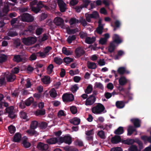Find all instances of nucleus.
<instances>
[{
	"label": "nucleus",
	"mask_w": 151,
	"mask_h": 151,
	"mask_svg": "<svg viewBox=\"0 0 151 151\" xmlns=\"http://www.w3.org/2000/svg\"><path fill=\"white\" fill-rule=\"evenodd\" d=\"M113 41L110 43L108 48V51L111 53L114 52L116 47L115 44L119 45L122 42V40L120 37L119 36L114 34L112 37Z\"/></svg>",
	"instance_id": "f257e3e1"
},
{
	"label": "nucleus",
	"mask_w": 151,
	"mask_h": 151,
	"mask_svg": "<svg viewBox=\"0 0 151 151\" xmlns=\"http://www.w3.org/2000/svg\"><path fill=\"white\" fill-rule=\"evenodd\" d=\"M18 18L21 21L28 22H32L34 20V17L28 13H24L18 16Z\"/></svg>",
	"instance_id": "f03ea898"
},
{
	"label": "nucleus",
	"mask_w": 151,
	"mask_h": 151,
	"mask_svg": "<svg viewBox=\"0 0 151 151\" xmlns=\"http://www.w3.org/2000/svg\"><path fill=\"white\" fill-rule=\"evenodd\" d=\"M105 108L104 106L101 104L98 103L95 106H94L91 109L92 112L96 114H100L102 113Z\"/></svg>",
	"instance_id": "7ed1b4c3"
},
{
	"label": "nucleus",
	"mask_w": 151,
	"mask_h": 151,
	"mask_svg": "<svg viewBox=\"0 0 151 151\" xmlns=\"http://www.w3.org/2000/svg\"><path fill=\"white\" fill-rule=\"evenodd\" d=\"M35 29L36 26L35 25H29L26 29L23 31L22 32L20 35H23L24 37L28 36L32 34L33 31Z\"/></svg>",
	"instance_id": "20e7f679"
},
{
	"label": "nucleus",
	"mask_w": 151,
	"mask_h": 151,
	"mask_svg": "<svg viewBox=\"0 0 151 151\" xmlns=\"http://www.w3.org/2000/svg\"><path fill=\"white\" fill-rule=\"evenodd\" d=\"M44 2L40 1L38 2L36 7H32V11L36 14L37 13L41 10V9L44 7L45 9H47L48 7L46 5L43 4Z\"/></svg>",
	"instance_id": "39448f33"
},
{
	"label": "nucleus",
	"mask_w": 151,
	"mask_h": 151,
	"mask_svg": "<svg viewBox=\"0 0 151 151\" xmlns=\"http://www.w3.org/2000/svg\"><path fill=\"white\" fill-rule=\"evenodd\" d=\"M14 61L17 63H25L27 60V58L25 56L21 55H15L13 59Z\"/></svg>",
	"instance_id": "423d86ee"
},
{
	"label": "nucleus",
	"mask_w": 151,
	"mask_h": 151,
	"mask_svg": "<svg viewBox=\"0 0 151 151\" xmlns=\"http://www.w3.org/2000/svg\"><path fill=\"white\" fill-rule=\"evenodd\" d=\"M22 42L25 45H29L34 44L36 41L35 38L32 37H24L22 39Z\"/></svg>",
	"instance_id": "0eeeda50"
},
{
	"label": "nucleus",
	"mask_w": 151,
	"mask_h": 151,
	"mask_svg": "<svg viewBox=\"0 0 151 151\" xmlns=\"http://www.w3.org/2000/svg\"><path fill=\"white\" fill-rule=\"evenodd\" d=\"M83 4L80 6H77L75 7V9L77 12H80L83 8H87L91 1L90 0H81Z\"/></svg>",
	"instance_id": "6e6552de"
},
{
	"label": "nucleus",
	"mask_w": 151,
	"mask_h": 151,
	"mask_svg": "<svg viewBox=\"0 0 151 151\" xmlns=\"http://www.w3.org/2000/svg\"><path fill=\"white\" fill-rule=\"evenodd\" d=\"M72 142V138L70 135H67L64 137H60L59 138V143L64 142L68 145L70 144Z\"/></svg>",
	"instance_id": "1a4fd4ad"
},
{
	"label": "nucleus",
	"mask_w": 151,
	"mask_h": 151,
	"mask_svg": "<svg viewBox=\"0 0 151 151\" xmlns=\"http://www.w3.org/2000/svg\"><path fill=\"white\" fill-rule=\"evenodd\" d=\"M62 99L64 102H70L74 100V96L73 94L67 93L64 94L62 97Z\"/></svg>",
	"instance_id": "9d476101"
},
{
	"label": "nucleus",
	"mask_w": 151,
	"mask_h": 151,
	"mask_svg": "<svg viewBox=\"0 0 151 151\" xmlns=\"http://www.w3.org/2000/svg\"><path fill=\"white\" fill-rule=\"evenodd\" d=\"M85 50L81 47H79L77 48L75 51L76 58H79L83 55L85 53Z\"/></svg>",
	"instance_id": "9b49d317"
},
{
	"label": "nucleus",
	"mask_w": 151,
	"mask_h": 151,
	"mask_svg": "<svg viewBox=\"0 0 151 151\" xmlns=\"http://www.w3.org/2000/svg\"><path fill=\"white\" fill-rule=\"evenodd\" d=\"M96 100L95 96L93 95H90L86 100L85 105L87 106L91 105L95 102Z\"/></svg>",
	"instance_id": "f8f14e48"
},
{
	"label": "nucleus",
	"mask_w": 151,
	"mask_h": 151,
	"mask_svg": "<svg viewBox=\"0 0 151 151\" xmlns=\"http://www.w3.org/2000/svg\"><path fill=\"white\" fill-rule=\"evenodd\" d=\"M58 4L60 11L62 12H65L66 9V4L63 0H58Z\"/></svg>",
	"instance_id": "ddd939ff"
},
{
	"label": "nucleus",
	"mask_w": 151,
	"mask_h": 151,
	"mask_svg": "<svg viewBox=\"0 0 151 151\" xmlns=\"http://www.w3.org/2000/svg\"><path fill=\"white\" fill-rule=\"evenodd\" d=\"M48 147L47 144H45L41 142H39L37 146L38 149L41 150H46L48 149Z\"/></svg>",
	"instance_id": "4468645a"
},
{
	"label": "nucleus",
	"mask_w": 151,
	"mask_h": 151,
	"mask_svg": "<svg viewBox=\"0 0 151 151\" xmlns=\"http://www.w3.org/2000/svg\"><path fill=\"white\" fill-rule=\"evenodd\" d=\"M54 22L57 26H63L64 24V21L61 18L57 17L55 18Z\"/></svg>",
	"instance_id": "2eb2a0df"
},
{
	"label": "nucleus",
	"mask_w": 151,
	"mask_h": 151,
	"mask_svg": "<svg viewBox=\"0 0 151 151\" xmlns=\"http://www.w3.org/2000/svg\"><path fill=\"white\" fill-rule=\"evenodd\" d=\"M6 78L7 82H12L16 79V76L14 74L9 73L6 75Z\"/></svg>",
	"instance_id": "dca6fc26"
},
{
	"label": "nucleus",
	"mask_w": 151,
	"mask_h": 151,
	"mask_svg": "<svg viewBox=\"0 0 151 151\" xmlns=\"http://www.w3.org/2000/svg\"><path fill=\"white\" fill-rule=\"evenodd\" d=\"M46 142L49 145L55 144L59 142V138L58 139L57 137L50 138L47 139Z\"/></svg>",
	"instance_id": "f3484780"
},
{
	"label": "nucleus",
	"mask_w": 151,
	"mask_h": 151,
	"mask_svg": "<svg viewBox=\"0 0 151 151\" xmlns=\"http://www.w3.org/2000/svg\"><path fill=\"white\" fill-rule=\"evenodd\" d=\"M128 81L125 76H122L119 80V85L124 86L128 82Z\"/></svg>",
	"instance_id": "a211bd4d"
},
{
	"label": "nucleus",
	"mask_w": 151,
	"mask_h": 151,
	"mask_svg": "<svg viewBox=\"0 0 151 151\" xmlns=\"http://www.w3.org/2000/svg\"><path fill=\"white\" fill-rule=\"evenodd\" d=\"M28 138L25 136L23 137L22 138V144L23 146L26 148L30 147L31 144L29 142H27Z\"/></svg>",
	"instance_id": "6ab92c4d"
},
{
	"label": "nucleus",
	"mask_w": 151,
	"mask_h": 151,
	"mask_svg": "<svg viewBox=\"0 0 151 151\" xmlns=\"http://www.w3.org/2000/svg\"><path fill=\"white\" fill-rule=\"evenodd\" d=\"M117 72L120 75H123L125 73L129 74L130 72L126 70L125 68L124 67L119 68L117 70Z\"/></svg>",
	"instance_id": "aec40b11"
},
{
	"label": "nucleus",
	"mask_w": 151,
	"mask_h": 151,
	"mask_svg": "<svg viewBox=\"0 0 151 151\" xmlns=\"http://www.w3.org/2000/svg\"><path fill=\"white\" fill-rule=\"evenodd\" d=\"M35 129H30L27 130L26 132L29 136H34L35 137H36L39 135V133Z\"/></svg>",
	"instance_id": "412c9836"
},
{
	"label": "nucleus",
	"mask_w": 151,
	"mask_h": 151,
	"mask_svg": "<svg viewBox=\"0 0 151 151\" xmlns=\"http://www.w3.org/2000/svg\"><path fill=\"white\" fill-rule=\"evenodd\" d=\"M130 121L134 124L135 127L138 128L140 126L141 121L139 119L137 118L132 119Z\"/></svg>",
	"instance_id": "4be33fe9"
},
{
	"label": "nucleus",
	"mask_w": 151,
	"mask_h": 151,
	"mask_svg": "<svg viewBox=\"0 0 151 151\" xmlns=\"http://www.w3.org/2000/svg\"><path fill=\"white\" fill-rule=\"evenodd\" d=\"M121 141V138L120 136L115 135L111 139V142L113 144H117Z\"/></svg>",
	"instance_id": "5701e85b"
},
{
	"label": "nucleus",
	"mask_w": 151,
	"mask_h": 151,
	"mask_svg": "<svg viewBox=\"0 0 151 151\" xmlns=\"http://www.w3.org/2000/svg\"><path fill=\"white\" fill-rule=\"evenodd\" d=\"M22 136L19 133H16L13 137V141L15 142H19L21 140Z\"/></svg>",
	"instance_id": "b1692460"
},
{
	"label": "nucleus",
	"mask_w": 151,
	"mask_h": 151,
	"mask_svg": "<svg viewBox=\"0 0 151 151\" xmlns=\"http://www.w3.org/2000/svg\"><path fill=\"white\" fill-rule=\"evenodd\" d=\"M136 131V129H135V127L132 126H129L127 129V135H131L133 132Z\"/></svg>",
	"instance_id": "393cba45"
},
{
	"label": "nucleus",
	"mask_w": 151,
	"mask_h": 151,
	"mask_svg": "<svg viewBox=\"0 0 151 151\" xmlns=\"http://www.w3.org/2000/svg\"><path fill=\"white\" fill-rule=\"evenodd\" d=\"M150 134L151 136L149 137H147L146 135L141 136V139L145 143L148 142L151 143V132H150Z\"/></svg>",
	"instance_id": "a878e982"
},
{
	"label": "nucleus",
	"mask_w": 151,
	"mask_h": 151,
	"mask_svg": "<svg viewBox=\"0 0 151 151\" xmlns=\"http://www.w3.org/2000/svg\"><path fill=\"white\" fill-rule=\"evenodd\" d=\"M96 40V38L93 37L91 38L89 37H86L85 42L86 43L88 44H91L94 42Z\"/></svg>",
	"instance_id": "bb28decb"
},
{
	"label": "nucleus",
	"mask_w": 151,
	"mask_h": 151,
	"mask_svg": "<svg viewBox=\"0 0 151 151\" xmlns=\"http://www.w3.org/2000/svg\"><path fill=\"white\" fill-rule=\"evenodd\" d=\"M62 52L63 53L67 55H71L72 53V52L70 50L67 49L66 47H64L62 48Z\"/></svg>",
	"instance_id": "cd10ccee"
},
{
	"label": "nucleus",
	"mask_w": 151,
	"mask_h": 151,
	"mask_svg": "<svg viewBox=\"0 0 151 151\" xmlns=\"http://www.w3.org/2000/svg\"><path fill=\"white\" fill-rule=\"evenodd\" d=\"M42 81L45 84H48L50 82V77L49 76H45L42 78Z\"/></svg>",
	"instance_id": "c85d7f7f"
},
{
	"label": "nucleus",
	"mask_w": 151,
	"mask_h": 151,
	"mask_svg": "<svg viewBox=\"0 0 151 151\" xmlns=\"http://www.w3.org/2000/svg\"><path fill=\"white\" fill-rule=\"evenodd\" d=\"M124 132L123 128L122 127H119L114 132V133L117 135H120L122 134Z\"/></svg>",
	"instance_id": "c756f323"
},
{
	"label": "nucleus",
	"mask_w": 151,
	"mask_h": 151,
	"mask_svg": "<svg viewBox=\"0 0 151 151\" xmlns=\"http://www.w3.org/2000/svg\"><path fill=\"white\" fill-rule=\"evenodd\" d=\"M87 64V67L89 69H94L97 67L95 63L88 62Z\"/></svg>",
	"instance_id": "7c9ffc66"
},
{
	"label": "nucleus",
	"mask_w": 151,
	"mask_h": 151,
	"mask_svg": "<svg viewBox=\"0 0 151 151\" xmlns=\"http://www.w3.org/2000/svg\"><path fill=\"white\" fill-rule=\"evenodd\" d=\"M38 122L36 121H33L31 122L30 125V128L32 129H35L38 126Z\"/></svg>",
	"instance_id": "2f4dec72"
},
{
	"label": "nucleus",
	"mask_w": 151,
	"mask_h": 151,
	"mask_svg": "<svg viewBox=\"0 0 151 151\" xmlns=\"http://www.w3.org/2000/svg\"><path fill=\"white\" fill-rule=\"evenodd\" d=\"M70 123L75 125H77L80 124V119L77 118H75L70 122Z\"/></svg>",
	"instance_id": "473e14b6"
},
{
	"label": "nucleus",
	"mask_w": 151,
	"mask_h": 151,
	"mask_svg": "<svg viewBox=\"0 0 151 151\" xmlns=\"http://www.w3.org/2000/svg\"><path fill=\"white\" fill-rule=\"evenodd\" d=\"M7 58V56L3 54H0V63L2 64L4 62H5Z\"/></svg>",
	"instance_id": "72a5a7b5"
},
{
	"label": "nucleus",
	"mask_w": 151,
	"mask_h": 151,
	"mask_svg": "<svg viewBox=\"0 0 151 151\" xmlns=\"http://www.w3.org/2000/svg\"><path fill=\"white\" fill-rule=\"evenodd\" d=\"M79 22V20L78 19H77L75 17L71 18L69 21V23L70 25H72L73 24H74L77 23H78Z\"/></svg>",
	"instance_id": "f704fd0d"
},
{
	"label": "nucleus",
	"mask_w": 151,
	"mask_h": 151,
	"mask_svg": "<svg viewBox=\"0 0 151 151\" xmlns=\"http://www.w3.org/2000/svg\"><path fill=\"white\" fill-rule=\"evenodd\" d=\"M45 114V111L44 109H37L36 111V115L37 116L43 115Z\"/></svg>",
	"instance_id": "c9c22d12"
},
{
	"label": "nucleus",
	"mask_w": 151,
	"mask_h": 151,
	"mask_svg": "<svg viewBox=\"0 0 151 151\" xmlns=\"http://www.w3.org/2000/svg\"><path fill=\"white\" fill-rule=\"evenodd\" d=\"M34 101V99L32 97H30L27 99L25 102V105L27 106H30Z\"/></svg>",
	"instance_id": "e433bc0d"
},
{
	"label": "nucleus",
	"mask_w": 151,
	"mask_h": 151,
	"mask_svg": "<svg viewBox=\"0 0 151 151\" xmlns=\"http://www.w3.org/2000/svg\"><path fill=\"white\" fill-rule=\"evenodd\" d=\"M135 142L134 139H128L126 140L123 141V143L127 145H131Z\"/></svg>",
	"instance_id": "4c0bfd02"
},
{
	"label": "nucleus",
	"mask_w": 151,
	"mask_h": 151,
	"mask_svg": "<svg viewBox=\"0 0 151 151\" xmlns=\"http://www.w3.org/2000/svg\"><path fill=\"white\" fill-rule=\"evenodd\" d=\"M116 105L118 108L121 109L124 107V104L122 101H117L116 103Z\"/></svg>",
	"instance_id": "58836bf2"
},
{
	"label": "nucleus",
	"mask_w": 151,
	"mask_h": 151,
	"mask_svg": "<svg viewBox=\"0 0 151 151\" xmlns=\"http://www.w3.org/2000/svg\"><path fill=\"white\" fill-rule=\"evenodd\" d=\"M38 126L41 129H45L47 126V124L45 122H42L39 123Z\"/></svg>",
	"instance_id": "ea45409f"
},
{
	"label": "nucleus",
	"mask_w": 151,
	"mask_h": 151,
	"mask_svg": "<svg viewBox=\"0 0 151 151\" xmlns=\"http://www.w3.org/2000/svg\"><path fill=\"white\" fill-rule=\"evenodd\" d=\"M76 37L75 35L69 36L67 39V41L68 43H71L72 41L76 39Z\"/></svg>",
	"instance_id": "a19ab883"
},
{
	"label": "nucleus",
	"mask_w": 151,
	"mask_h": 151,
	"mask_svg": "<svg viewBox=\"0 0 151 151\" xmlns=\"http://www.w3.org/2000/svg\"><path fill=\"white\" fill-rule=\"evenodd\" d=\"M91 15V17L92 18L96 19L99 18V16L98 12L96 11H94L92 13L90 14Z\"/></svg>",
	"instance_id": "79ce46f5"
},
{
	"label": "nucleus",
	"mask_w": 151,
	"mask_h": 151,
	"mask_svg": "<svg viewBox=\"0 0 151 151\" xmlns=\"http://www.w3.org/2000/svg\"><path fill=\"white\" fill-rule=\"evenodd\" d=\"M8 129L9 132L11 134H14L16 131V128L13 125H11L9 126Z\"/></svg>",
	"instance_id": "37998d69"
},
{
	"label": "nucleus",
	"mask_w": 151,
	"mask_h": 151,
	"mask_svg": "<svg viewBox=\"0 0 151 151\" xmlns=\"http://www.w3.org/2000/svg\"><path fill=\"white\" fill-rule=\"evenodd\" d=\"M103 26H98L95 32H96L99 35H101L103 32Z\"/></svg>",
	"instance_id": "c03bdc74"
},
{
	"label": "nucleus",
	"mask_w": 151,
	"mask_h": 151,
	"mask_svg": "<svg viewBox=\"0 0 151 151\" xmlns=\"http://www.w3.org/2000/svg\"><path fill=\"white\" fill-rule=\"evenodd\" d=\"M44 30L42 28L39 27L37 28L36 30L35 34L39 36L41 35L43 32Z\"/></svg>",
	"instance_id": "a18cd8bd"
},
{
	"label": "nucleus",
	"mask_w": 151,
	"mask_h": 151,
	"mask_svg": "<svg viewBox=\"0 0 151 151\" xmlns=\"http://www.w3.org/2000/svg\"><path fill=\"white\" fill-rule=\"evenodd\" d=\"M54 62L57 64L60 65L63 62V60L60 58L55 57L54 59Z\"/></svg>",
	"instance_id": "49530a36"
},
{
	"label": "nucleus",
	"mask_w": 151,
	"mask_h": 151,
	"mask_svg": "<svg viewBox=\"0 0 151 151\" xmlns=\"http://www.w3.org/2000/svg\"><path fill=\"white\" fill-rule=\"evenodd\" d=\"M128 150L129 151H140V150L138 149L137 146L134 145H132Z\"/></svg>",
	"instance_id": "de8ad7c7"
},
{
	"label": "nucleus",
	"mask_w": 151,
	"mask_h": 151,
	"mask_svg": "<svg viewBox=\"0 0 151 151\" xmlns=\"http://www.w3.org/2000/svg\"><path fill=\"white\" fill-rule=\"evenodd\" d=\"M54 68V66L52 64H50L47 68V72L48 74H50L53 71V69Z\"/></svg>",
	"instance_id": "09e8293b"
},
{
	"label": "nucleus",
	"mask_w": 151,
	"mask_h": 151,
	"mask_svg": "<svg viewBox=\"0 0 151 151\" xmlns=\"http://www.w3.org/2000/svg\"><path fill=\"white\" fill-rule=\"evenodd\" d=\"M20 92L18 89H16L12 92V95L13 97H17L19 94Z\"/></svg>",
	"instance_id": "8fccbe9b"
},
{
	"label": "nucleus",
	"mask_w": 151,
	"mask_h": 151,
	"mask_svg": "<svg viewBox=\"0 0 151 151\" xmlns=\"http://www.w3.org/2000/svg\"><path fill=\"white\" fill-rule=\"evenodd\" d=\"M97 134L101 139H105L106 138L104 132L103 130L99 131L98 132Z\"/></svg>",
	"instance_id": "3c124183"
},
{
	"label": "nucleus",
	"mask_w": 151,
	"mask_h": 151,
	"mask_svg": "<svg viewBox=\"0 0 151 151\" xmlns=\"http://www.w3.org/2000/svg\"><path fill=\"white\" fill-rule=\"evenodd\" d=\"M70 110L73 114H75L77 112V108L75 106H70Z\"/></svg>",
	"instance_id": "603ef678"
},
{
	"label": "nucleus",
	"mask_w": 151,
	"mask_h": 151,
	"mask_svg": "<svg viewBox=\"0 0 151 151\" xmlns=\"http://www.w3.org/2000/svg\"><path fill=\"white\" fill-rule=\"evenodd\" d=\"M78 89L79 87L78 86V84H76L72 86L71 88V91L73 93H75Z\"/></svg>",
	"instance_id": "864d4df0"
},
{
	"label": "nucleus",
	"mask_w": 151,
	"mask_h": 151,
	"mask_svg": "<svg viewBox=\"0 0 151 151\" xmlns=\"http://www.w3.org/2000/svg\"><path fill=\"white\" fill-rule=\"evenodd\" d=\"M14 108L13 106H11L9 107L6 108L5 110L6 113L9 114L10 112H12L14 111Z\"/></svg>",
	"instance_id": "5fc2aeb1"
},
{
	"label": "nucleus",
	"mask_w": 151,
	"mask_h": 151,
	"mask_svg": "<svg viewBox=\"0 0 151 151\" xmlns=\"http://www.w3.org/2000/svg\"><path fill=\"white\" fill-rule=\"evenodd\" d=\"M73 59L69 57H65L63 59L64 62L66 64L69 63L70 62H73Z\"/></svg>",
	"instance_id": "6e6d98bb"
},
{
	"label": "nucleus",
	"mask_w": 151,
	"mask_h": 151,
	"mask_svg": "<svg viewBox=\"0 0 151 151\" xmlns=\"http://www.w3.org/2000/svg\"><path fill=\"white\" fill-rule=\"evenodd\" d=\"M85 17L86 20L89 23L91 22V19L92 18L91 17L90 14H88V13H86L85 14Z\"/></svg>",
	"instance_id": "4d7b16f0"
},
{
	"label": "nucleus",
	"mask_w": 151,
	"mask_h": 151,
	"mask_svg": "<svg viewBox=\"0 0 151 151\" xmlns=\"http://www.w3.org/2000/svg\"><path fill=\"white\" fill-rule=\"evenodd\" d=\"M93 88L92 86L91 85H89L85 90L86 93L89 94L91 93L92 90Z\"/></svg>",
	"instance_id": "13d9d810"
},
{
	"label": "nucleus",
	"mask_w": 151,
	"mask_h": 151,
	"mask_svg": "<svg viewBox=\"0 0 151 151\" xmlns=\"http://www.w3.org/2000/svg\"><path fill=\"white\" fill-rule=\"evenodd\" d=\"M95 87L101 90H103L104 89V87L103 85L100 82H96Z\"/></svg>",
	"instance_id": "bf43d9fd"
},
{
	"label": "nucleus",
	"mask_w": 151,
	"mask_h": 151,
	"mask_svg": "<svg viewBox=\"0 0 151 151\" xmlns=\"http://www.w3.org/2000/svg\"><path fill=\"white\" fill-rule=\"evenodd\" d=\"M20 118L24 119H27V113L24 111H21L20 113Z\"/></svg>",
	"instance_id": "052dcab7"
},
{
	"label": "nucleus",
	"mask_w": 151,
	"mask_h": 151,
	"mask_svg": "<svg viewBox=\"0 0 151 151\" xmlns=\"http://www.w3.org/2000/svg\"><path fill=\"white\" fill-rule=\"evenodd\" d=\"M16 115L15 114V112L14 111L8 114V116L11 119H13L16 117Z\"/></svg>",
	"instance_id": "680f3d73"
},
{
	"label": "nucleus",
	"mask_w": 151,
	"mask_h": 151,
	"mask_svg": "<svg viewBox=\"0 0 151 151\" xmlns=\"http://www.w3.org/2000/svg\"><path fill=\"white\" fill-rule=\"evenodd\" d=\"M87 22L86 20L85 19L83 18H81L80 20V22L84 27H85L87 25Z\"/></svg>",
	"instance_id": "e2e57ef3"
},
{
	"label": "nucleus",
	"mask_w": 151,
	"mask_h": 151,
	"mask_svg": "<svg viewBox=\"0 0 151 151\" xmlns=\"http://www.w3.org/2000/svg\"><path fill=\"white\" fill-rule=\"evenodd\" d=\"M107 40L105 38H101L99 40V43L102 45H105L106 44Z\"/></svg>",
	"instance_id": "0e129e2a"
},
{
	"label": "nucleus",
	"mask_w": 151,
	"mask_h": 151,
	"mask_svg": "<svg viewBox=\"0 0 151 151\" xmlns=\"http://www.w3.org/2000/svg\"><path fill=\"white\" fill-rule=\"evenodd\" d=\"M50 94V96L53 98H55L56 96L57 93L55 90L54 88H53Z\"/></svg>",
	"instance_id": "69168bd1"
},
{
	"label": "nucleus",
	"mask_w": 151,
	"mask_h": 151,
	"mask_svg": "<svg viewBox=\"0 0 151 151\" xmlns=\"http://www.w3.org/2000/svg\"><path fill=\"white\" fill-rule=\"evenodd\" d=\"M47 17V14L45 13H42L40 17V21L43 20L45 19Z\"/></svg>",
	"instance_id": "338daca9"
},
{
	"label": "nucleus",
	"mask_w": 151,
	"mask_h": 151,
	"mask_svg": "<svg viewBox=\"0 0 151 151\" xmlns=\"http://www.w3.org/2000/svg\"><path fill=\"white\" fill-rule=\"evenodd\" d=\"M66 114L65 113L64 111L62 110L59 111L58 113V116L59 117L62 116H65Z\"/></svg>",
	"instance_id": "774afa93"
}]
</instances>
